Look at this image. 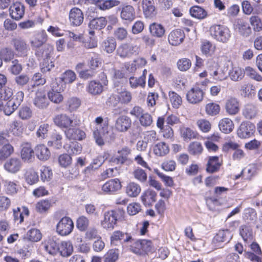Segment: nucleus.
I'll return each instance as SVG.
<instances>
[{
	"label": "nucleus",
	"mask_w": 262,
	"mask_h": 262,
	"mask_svg": "<svg viewBox=\"0 0 262 262\" xmlns=\"http://www.w3.org/2000/svg\"><path fill=\"white\" fill-rule=\"evenodd\" d=\"M94 123L95 127L93 129V137L98 145L102 146L106 143H111L115 141L116 134L109 127L108 122L104 121L102 117H97Z\"/></svg>",
	"instance_id": "nucleus-1"
},
{
	"label": "nucleus",
	"mask_w": 262,
	"mask_h": 262,
	"mask_svg": "<svg viewBox=\"0 0 262 262\" xmlns=\"http://www.w3.org/2000/svg\"><path fill=\"white\" fill-rule=\"evenodd\" d=\"M123 213L124 211L120 209L112 210L104 212L101 222L102 227L107 230H113L119 218V214L122 216Z\"/></svg>",
	"instance_id": "nucleus-2"
},
{
	"label": "nucleus",
	"mask_w": 262,
	"mask_h": 262,
	"mask_svg": "<svg viewBox=\"0 0 262 262\" xmlns=\"http://www.w3.org/2000/svg\"><path fill=\"white\" fill-rule=\"evenodd\" d=\"M211 35L216 40L226 43L228 41L231 37V32L229 29L223 25H214L210 27Z\"/></svg>",
	"instance_id": "nucleus-3"
},
{
	"label": "nucleus",
	"mask_w": 262,
	"mask_h": 262,
	"mask_svg": "<svg viewBox=\"0 0 262 262\" xmlns=\"http://www.w3.org/2000/svg\"><path fill=\"white\" fill-rule=\"evenodd\" d=\"M73 117H70L65 114H61L56 115L53 119L54 123L60 128H68V127L78 125L79 123V120H75Z\"/></svg>",
	"instance_id": "nucleus-4"
},
{
	"label": "nucleus",
	"mask_w": 262,
	"mask_h": 262,
	"mask_svg": "<svg viewBox=\"0 0 262 262\" xmlns=\"http://www.w3.org/2000/svg\"><path fill=\"white\" fill-rule=\"evenodd\" d=\"M233 29L235 32L243 37H248L252 33V30L247 20L238 18L234 20Z\"/></svg>",
	"instance_id": "nucleus-5"
},
{
	"label": "nucleus",
	"mask_w": 262,
	"mask_h": 262,
	"mask_svg": "<svg viewBox=\"0 0 262 262\" xmlns=\"http://www.w3.org/2000/svg\"><path fill=\"white\" fill-rule=\"evenodd\" d=\"M204 95V92L201 88L195 86L188 91L186 99L189 103L196 104L202 101Z\"/></svg>",
	"instance_id": "nucleus-6"
},
{
	"label": "nucleus",
	"mask_w": 262,
	"mask_h": 262,
	"mask_svg": "<svg viewBox=\"0 0 262 262\" xmlns=\"http://www.w3.org/2000/svg\"><path fill=\"white\" fill-rule=\"evenodd\" d=\"M74 228L73 222L69 217L62 218L56 226L57 232L61 235L69 234Z\"/></svg>",
	"instance_id": "nucleus-7"
},
{
	"label": "nucleus",
	"mask_w": 262,
	"mask_h": 262,
	"mask_svg": "<svg viewBox=\"0 0 262 262\" xmlns=\"http://www.w3.org/2000/svg\"><path fill=\"white\" fill-rule=\"evenodd\" d=\"M255 130L254 124L250 122H243L239 125L237 134L240 138H248L254 134Z\"/></svg>",
	"instance_id": "nucleus-8"
},
{
	"label": "nucleus",
	"mask_w": 262,
	"mask_h": 262,
	"mask_svg": "<svg viewBox=\"0 0 262 262\" xmlns=\"http://www.w3.org/2000/svg\"><path fill=\"white\" fill-rule=\"evenodd\" d=\"M62 91H63V89L58 88L57 82H53L51 84V90L48 93L49 99L54 103H60L63 100V97L61 94Z\"/></svg>",
	"instance_id": "nucleus-9"
},
{
	"label": "nucleus",
	"mask_w": 262,
	"mask_h": 262,
	"mask_svg": "<svg viewBox=\"0 0 262 262\" xmlns=\"http://www.w3.org/2000/svg\"><path fill=\"white\" fill-rule=\"evenodd\" d=\"M12 43L18 56L25 57L27 55L29 47L24 39L15 38L12 39Z\"/></svg>",
	"instance_id": "nucleus-10"
},
{
	"label": "nucleus",
	"mask_w": 262,
	"mask_h": 262,
	"mask_svg": "<svg viewBox=\"0 0 262 262\" xmlns=\"http://www.w3.org/2000/svg\"><path fill=\"white\" fill-rule=\"evenodd\" d=\"M137 47L127 43H122L116 50V55L121 58H129L136 52Z\"/></svg>",
	"instance_id": "nucleus-11"
},
{
	"label": "nucleus",
	"mask_w": 262,
	"mask_h": 262,
	"mask_svg": "<svg viewBox=\"0 0 262 262\" xmlns=\"http://www.w3.org/2000/svg\"><path fill=\"white\" fill-rule=\"evenodd\" d=\"M130 155L131 149L127 147H123L118 151L115 157H113V163L124 164L132 162Z\"/></svg>",
	"instance_id": "nucleus-12"
},
{
	"label": "nucleus",
	"mask_w": 262,
	"mask_h": 262,
	"mask_svg": "<svg viewBox=\"0 0 262 262\" xmlns=\"http://www.w3.org/2000/svg\"><path fill=\"white\" fill-rule=\"evenodd\" d=\"M120 181L118 179H111L105 182L102 186V190L106 194H113L121 189Z\"/></svg>",
	"instance_id": "nucleus-13"
},
{
	"label": "nucleus",
	"mask_w": 262,
	"mask_h": 262,
	"mask_svg": "<svg viewBox=\"0 0 262 262\" xmlns=\"http://www.w3.org/2000/svg\"><path fill=\"white\" fill-rule=\"evenodd\" d=\"M25 13V7L19 2L13 3L9 8V14L11 17L16 20L21 19Z\"/></svg>",
	"instance_id": "nucleus-14"
},
{
	"label": "nucleus",
	"mask_w": 262,
	"mask_h": 262,
	"mask_svg": "<svg viewBox=\"0 0 262 262\" xmlns=\"http://www.w3.org/2000/svg\"><path fill=\"white\" fill-rule=\"evenodd\" d=\"M131 124L130 119L126 116L122 115L116 119L115 128L118 132H125L130 128Z\"/></svg>",
	"instance_id": "nucleus-15"
},
{
	"label": "nucleus",
	"mask_w": 262,
	"mask_h": 262,
	"mask_svg": "<svg viewBox=\"0 0 262 262\" xmlns=\"http://www.w3.org/2000/svg\"><path fill=\"white\" fill-rule=\"evenodd\" d=\"M232 235L229 230H220L213 239V242L216 247H220V244H227L232 238Z\"/></svg>",
	"instance_id": "nucleus-16"
},
{
	"label": "nucleus",
	"mask_w": 262,
	"mask_h": 262,
	"mask_svg": "<svg viewBox=\"0 0 262 262\" xmlns=\"http://www.w3.org/2000/svg\"><path fill=\"white\" fill-rule=\"evenodd\" d=\"M33 104L39 109H44L49 105V101L44 91L39 90L36 92L33 100Z\"/></svg>",
	"instance_id": "nucleus-17"
},
{
	"label": "nucleus",
	"mask_w": 262,
	"mask_h": 262,
	"mask_svg": "<svg viewBox=\"0 0 262 262\" xmlns=\"http://www.w3.org/2000/svg\"><path fill=\"white\" fill-rule=\"evenodd\" d=\"M185 37V33L182 30L177 29L169 34L168 40L172 46H178L183 41Z\"/></svg>",
	"instance_id": "nucleus-18"
},
{
	"label": "nucleus",
	"mask_w": 262,
	"mask_h": 262,
	"mask_svg": "<svg viewBox=\"0 0 262 262\" xmlns=\"http://www.w3.org/2000/svg\"><path fill=\"white\" fill-rule=\"evenodd\" d=\"M132 239V237L128 234L124 233L120 231H114L111 237V244L115 246L122 244L123 242H129Z\"/></svg>",
	"instance_id": "nucleus-19"
},
{
	"label": "nucleus",
	"mask_w": 262,
	"mask_h": 262,
	"mask_svg": "<svg viewBox=\"0 0 262 262\" xmlns=\"http://www.w3.org/2000/svg\"><path fill=\"white\" fill-rule=\"evenodd\" d=\"M21 158L24 162L30 163L34 158V151L29 143H23L21 145Z\"/></svg>",
	"instance_id": "nucleus-20"
},
{
	"label": "nucleus",
	"mask_w": 262,
	"mask_h": 262,
	"mask_svg": "<svg viewBox=\"0 0 262 262\" xmlns=\"http://www.w3.org/2000/svg\"><path fill=\"white\" fill-rule=\"evenodd\" d=\"M142 8L145 17L151 18L156 14L154 0H142Z\"/></svg>",
	"instance_id": "nucleus-21"
},
{
	"label": "nucleus",
	"mask_w": 262,
	"mask_h": 262,
	"mask_svg": "<svg viewBox=\"0 0 262 262\" xmlns=\"http://www.w3.org/2000/svg\"><path fill=\"white\" fill-rule=\"evenodd\" d=\"M89 3L97 5L101 10H105L117 6L120 4L118 0H85Z\"/></svg>",
	"instance_id": "nucleus-22"
},
{
	"label": "nucleus",
	"mask_w": 262,
	"mask_h": 262,
	"mask_svg": "<svg viewBox=\"0 0 262 262\" xmlns=\"http://www.w3.org/2000/svg\"><path fill=\"white\" fill-rule=\"evenodd\" d=\"M69 20L73 26H80L83 21V15L81 10L77 8L72 9L69 14Z\"/></svg>",
	"instance_id": "nucleus-23"
},
{
	"label": "nucleus",
	"mask_w": 262,
	"mask_h": 262,
	"mask_svg": "<svg viewBox=\"0 0 262 262\" xmlns=\"http://www.w3.org/2000/svg\"><path fill=\"white\" fill-rule=\"evenodd\" d=\"M225 108L227 113L230 115H235L239 111V103L235 97L228 98L226 102Z\"/></svg>",
	"instance_id": "nucleus-24"
},
{
	"label": "nucleus",
	"mask_w": 262,
	"mask_h": 262,
	"mask_svg": "<svg viewBox=\"0 0 262 262\" xmlns=\"http://www.w3.org/2000/svg\"><path fill=\"white\" fill-rule=\"evenodd\" d=\"M65 134L70 140H82L85 138V133L78 128H69L65 131Z\"/></svg>",
	"instance_id": "nucleus-25"
},
{
	"label": "nucleus",
	"mask_w": 262,
	"mask_h": 262,
	"mask_svg": "<svg viewBox=\"0 0 262 262\" xmlns=\"http://www.w3.org/2000/svg\"><path fill=\"white\" fill-rule=\"evenodd\" d=\"M47 35L45 31H42L34 35L30 40L32 48H38L42 46L47 40Z\"/></svg>",
	"instance_id": "nucleus-26"
},
{
	"label": "nucleus",
	"mask_w": 262,
	"mask_h": 262,
	"mask_svg": "<svg viewBox=\"0 0 262 262\" xmlns=\"http://www.w3.org/2000/svg\"><path fill=\"white\" fill-rule=\"evenodd\" d=\"M103 90L102 84L96 80L90 81L86 87L87 92L94 96L100 95L103 92Z\"/></svg>",
	"instance_id": "nucleus-27"
},
{
	"label": "nucleus",
	"mask_w": 262,
	"mask_h": 262,
	"mask_svg": "<svg viewBox=\"0 0 262 262\" xmlns=\"http://www.w3.org/2000/svg\"><path fill=\"white\" fill-rule=\"evenodd\" d=\"M157 193L151 190L147 189L141 196V200L146 206H150L156 201Z\"/></svg>",
	"instance_id": "nucleus-28"
},
{
	"label": "nucleus",
	"mask_w": 262,
	"mask_h": 262,
	"mask_svg": "<svg viewBox=\"0 0 262 262\" xmlns=\"http://www.w3.org/2000/svg\"><path fill=\"white\" fill-rule=\"evenodd\" d=\"M121 18L125 20L132 21L135 18V11L130 5H126L122 7L120 13Z\"/></svg>",
	"instance_id": "nucleus-29"
},
{
	"label": "nucleus",
	"mask_w": 262,
	"mask_h": 262,
	"mask_svg": "<svg viewBox=\"0 0 262 262\" xmlns=\"http://www.w3.org/2000/svg\"><path fill=\"white\" fill-rule=\"evenodd\" d=\"M239 91L245 97L252 98L255 94V87L249 82L241 83Z\"/></svg>",
	"instance_id": "nucleus-30"
},
{
	"label": "nucleus",
	"mask_w": 262,
	"mask_h": 262,
	"mask_svg": "<svg viewBox=\"0 0 262 262\" xmlns=\"http://www.w3.org/2000/svg\"><path fill=\"white\" fill-rule=\"evenodd\" d=\"M210 76L215 80L223 81L227 79V70L217 67L209 70Z\"/></svg>",
	"instance_id": "nucleus-31"
},
{
	"label": "nucleus",
	"mask_w": 262,
	"mask_h": 262,
	"mask_svg": "<svg viewBox=\"0 0 262 262\" xmlns=\"http://www.w3.org/2000/svg\"><path fill=\"white\" fill-rule=\"evenodd\" d=\"M219 127L222 133L229 134L233 130L234 123L230 119L225 118L219 121Z\"/></svg>",
	"instance_id": "nucleus-32"
},
{
	"label": "nucleus",
	"mask_w": 262,
	"mask_h": 262,
	"mask_svg": "<svg viewBox=\"0 0 262 262\" xmlns=\"http://www.w3.org/2000/svg\"><path fill=\"white\" fill-rule=\"evenodd\" d=\"M149 31L151 34L158 38L162 37L165 33V29L161 24L154 23L149 26Z\"/></svg>",
	"instance_id": "nucleus-33"
},
{
	"label": "nucleus",
	"mask_w": 262,
	"mask_h": 262,
	"mask_svg": "<svg viewBox=\"0 0 262 262\" xmlns=\"http://www.w3.org/2000/svg\"><path fill=\"white\" fill-rule=\"evenodd\" d=\"M136 244L138 246V249L134 251L136 253H140V249L146 253L151 252L153 249L152 242L149 240H139L137 241Z\"/></svg>",
	"instance_id": "nucleus-34"
},
{
	"label": "nucleus",
	"mask_w": 262,
	"mask_h": 262,
	"mask_svg": "<svg viewBox=\"0 0 262 262\" xmlns=\"http://www.w3.org/2000/svg\"><path fill=\"white\" fill-rule=\"evenodd\" d=\"M117 43L114 38L109 37L104 39L102 43V49L107 53H113L116 48Z\"/></svg>",
	"instance_id": "nucleus-35"
},
{
	"label": "nucleus",
	"mask_w": 262,
	"mask_h": 262,
	"mask_svg": "<svg viewBox=\"0 0 262 262\" xmlns=\"http://www.w3.org/2000/svg\"><path fill=\"white\" fill-rule=\"evenodd\" d=\"M257 113V107L252 103L245 105L243 110V115L248 119H251L255 117Z\"/></svg>",
	"instance_id": "nucleus-36"
},
{
	"label": "nucleus",
	"mask_w": 262,
	"mask_h": 262,
	"mask_svg": "<svg viewBox=\"0 0 262 262\" xmlns=\"http://www.w3.org/2000/svg\"><path fill=\"white\" fill-rule=\"evenodd\" d=\"M73 252V245L70 241H62L60 244L59 252L63 257L71 255Z\"/></svg>",
	"instance_id": "nucleus-37"
},
{
	"label": "nucleus",
	"mask_w": 262,
	"mask_h": 262,
	"mask_svg": "<svg viewBox=\"0 0 262 262\" xmlns=\"http://www.w3.org/2000/svg\"><path fill=\"white\" fill-rule=\"evenodd\" d=\"M181 136L185 141H190L191 139H195L198 134L189 127L182 126L180 128Z\"/></svg>",
	"instance_id": "nucleus-38"
},
{
	"label": "nucleus",
	"mask_w": 262,
	"mask_h": 262,
	"mask_svg": "<svg viewBox=\"0 0 262 262\" xmlns=\"http://www.w3.org/2000/svg\"><path fill=\"white\" fill-rule=\"evenodd\" d=\"M141 190L140 186L135 182L129 183L125 189L126 193L129 197H136L140 194Z\"/></svg>",
	"instance_id": "nucleus-39"
},
{
	"label": "nucleus",
	"mask_w": 262,
	"mask_h": 262,
	"mask_svg": "<svg viewBox=\"0 0 262 262\" xmlns=\"http://www.w3.org/2000/svg\"><path fill=\"white\" fill-rule=\"evenodd\" d=\"M36 155L37 158L42 161L48 160L50 157V152L44 145H38L35 148Z\"/></svg>",
	"instance_id": "nucleus-40"
},
{
	"label": "nucleus",
	"mask_w": 262,
	"mask_h": 262,
	"mask_svg": "<svg viewBox=\"0 0 262 262\" xmlns=\"http://www.w3.org/2000/svg\"><path fill=\"white\" fill-rule=\"evenodd\" d=\"M231 79L234 81L242 80L245 75V71L237 66L232 67L229 72Z\"/></svg>",
	"instance_id": "nucleus-41"
},
{
	"label": "nucleus",
	"mask_w": 262,
	"mask_h": 262,
	"mask_svg": "<svg viewBox=\"0 0 262 262\" xmlns=\"http://www.w3.org/2000/svg\"><path fill=\"white\" fill-rule=\"evenodd\" d=\"M81 100L77 97H71L67 100L66 106L68 111L73 112L76 111L81 105Z\"/></svg>",
	"instance_id": "nucleus-42"
},
{
	"label": "nucleus",
	"mask_w": 262,
	"mask_h": 262,
	"mask_svg": "<svg viewBox=\"0 0 262 262\" xmlns=\"http://www.w3.org/2000/svg\"><path fill=\"white\" fill-rule=\"evenodd\" d=\"M239 234L243 240L246 242H249L252 239L253 233L251 228L247 226H242L239 228Z\"/></svg>",
	"instance_id": "nucleus-43"
},
{
	"label": "nucleus",
	"mask_w": 262,
	"mask_h": 262,
	"mask_svg": "<svg viewBox=\"0 0 262 262\" xmlns=\"http://www.w3.org/2000/svg\"><path fill=\"white\" fill-rule=\"evenodd\" d=\"M106 23L105 18L100 17L91 20L89 23V26L91 29L100 30L106 26Z\"/></svg>",
	"instance_id": "nucleus-44"
},
{
	"label": "nucleus",
	"mask_w": 262,
	"mask_h": 262,
	"mask_svg": "<svg viewBox=\"0 0 262 262\" xmlns=\"http://www.w3.org/2000/svg\"><path fill=\"white\" fill-rule=\"evenodd\" d=\"M25 179L28 184L33 185L38 181L39 177L37 172L30 169L26 172Z\"/></svg>",
	"instance_id": "nucleus-45"
},
{
	"label": "nucleus",
	"mask_w": 262,
	"mask_h": 262,
	"mask_svg": "<svg viewBox=\"0 0 262 262\" xmlns=\"http://www.w3.org/2000/svg\"><path fill=\"white\" fill-rule=\"evenodd\" d=\"M53 46L50 44H47L43 46L42 52L37 50L36 51L35 54L38 56H42L44 58L43 59H50L53 54Z\"/></svg>",
	"instance_id": "nucleus-46"
},
{
	"label": "nucleus",
	"mask_w": 262,
	"mask_h": 262,
	"mask_svg": "<svg viewBox=\"0 0 262 262\" xmlns=\"http://www.w3.org/2000/svg\"><path fill=\"white\" fill-rule=\"evenodd\" d=\"M169 147L164 142H159L154 147V152L159 156H163L169 152Z\"/></svg>",
	"instance_id": "nucleus-47"
},
{
	"label": "nucleus",
	"mask_w": 262,
	"mask_h": 262,
	"mask_svg": "<svg viewBox=\"0 0 262 262\" xmlns=\"http://www.w3.org/2000/svg\"><path fill=\"white\" fill-rule=\"evenodd\" d=\"M13 151L14 148L10 144L0 147V160L3 161L6 160Z\"/></svg>",
	"instance_id": "nucleus-48"
},
{
	"label": "nucleus",
	"mask_w": 262,
	"mask_h": 262,
	"mask_svg": "<svg viewBox=\"0 0 262 262\" xmlns=\"http://www.w3.org/2000/svg\"><path fill=\"white\" fill-rule=\"evenodd\" d=\"M18 106L11 99L9 101L3 102V111L6 115H11Z\"/></svg>",
	"instance_id": "nucleus-49"
},
{
	"label": "nucleus",
	"mask_w": 262,
	"mask_h": 262,
	"mask_svg": "<svg viewBox=\"0 0 262 262\" xmlns=\"http://www.w3.org/2000/svg\"><path fill=\"white\" fill-rule=\"evenodd\" d=\"M196 125L201 131L205 133L209 132L211 128L210 122L204 118L197 120Z\"/></svg>",
	"instance_id": "nucleus-50"
},
{
	"label": "nucleus",
	"mask_w": 262,
	"mask_h": 262,
	"mask_svg": "<svg viewBox=\"0 0 262 262\" xmlns=\"http://www.w3.org/2000/svg\"><path fill=\"white\" fill-rule=\"evenodd\" d=\"M169 97L173 107L178 108L182 104V97L174 92H169Z\"/></svg>",
	"instance_id": "nucleus-51"
},
{
	"label": "nucleus",
	"mask_w": 262,
	"mask_h": 262,
	"mask_svg": "<svg viewBox=\"0 0 262 262\" xmlns=\"http://www.w3.org/2000/svg\"><path fill=\"white\" fill-rule=\"evenodd\" d=\"M119 254L117 249L108 250L104 256V262H116L119 258Z\"/></svg>",
	"instance_id": "nucleus-52"
},
{
	"label": "nucleus",
	"mask_w": 262,
	"mask_h": 262,
	"mask_svg": "<svg viewBox=\"0 0 262 262\" xmlns=\"http://www.w3.org/2000/svg\"><path fill=\"white\" fill-rule=\"evenodd\" d=\"M60 244L52 239H50L45 245L46 250L51 255H55L59 252Z\"/></svg>",
	"instance_id": "nucleus-53"
},
{
	"label": "nucleus",
	"mask_w": 262,
	"mask_h": 262,
	"mask_svg": "<svg viewBox=\"0 0 262 262\" xmlns=\"http://www.w3.org/2000/svg\"><path fill=\"white\" fill-rule=\"evenodd\" d=\"M191 15L195 18L203 19L207 15V13L202 8L199 6H193L190 9Z\"/></svg>",
	"instance_id": "nucleus-54"
},
{
	"label": "nucleus",
	"mask_w": 262,
	"mask_h": 262,
	"mask_svg": "<svg viewBox=\"0 0 262 262\" xmlns=\"http://www.w3.org/2000/svg\"><path fill=\"white\" fill-rule=\"evenodd\" d=\"M249 21L254 31L259 32L262 30V21L258 16L252 15L249 19Z\"/></svg>",
	"instance_id": "nucleus-55"
},
{
	"label": "nucleus",
	"mask_w": 262,
	"mask_h": 262,
	"mask_svg": "<svg viewBox=\"0 0 262 262\" xmlns=\"http://www.w3.org/2000/svg\"><path fill=\"white\" fill-rule=\"evenodd\" d=\"M220 111V106L215 103H209L205 106L206 113L209 116H214L218 114Z\"/></svg>",
	"instance_id": "nucleus-56"
},
{
	"label": "nucleus",
	"mask_w": 262,
	"mask_h": 262,
	"mask_svg": "<svg viewBox=\"0 0 262 262\" xmlns=\"http://www.w3.org/2000/svg\"><path fill=\"white\" fill-rule=\"evenodd\" d=\"M130 86L133 89H136L138 86L144 88L145 85V77L141 76L139 78L131 77L129 79Z\"/></svg>",
	"instance_id": "nucleus-57"
},
{
	"label": "nucleus",
	"mask_w": 262,
	"mask_h": 262,
	"mask_svg": "<svg viewBox=\"0 0 262 262\" xmlns=\"http://www.w3.org/2000/svg\"><path fill=\"white\" fill-rule=\"evenodd\" d=\"M62 136L58 134H53L51 140H50L48 144L49 146H53L57 149H59L62 147Z\"/></svg>",
	"instance_id": "nucleus-58"
},
{
	"label": "nucleus",
	"mask_w": 262,
	"mask_h": 262,
	"mask_svg": "<svg viewBox=\"0 0 262 262\" xmlns=\"http://www.w3.org/2000/svg\"><path fill=\"white\" fill-rule=\"evenodd\" d=\"M121 172L120 167H115L113 168H109L104 171L102 174L103 179H107L110 177H116Z\"/></svg>",
	"instance_id": "nucleus-59"
},
{
	"label": "nucleus",
	"mask_w": 262,
	"mask_h": 262,
	"mask_svg": "<svg viewBox=\"0 0 262 262\" xmlns=\"http://www.w3.org/2000/svg\"><path fill=\"white\" fill-rule=\"evenodd\" d=\"M32 110L28 106H22L19 110L18 116L22 120L29 119L32 117Z\"/></svg>",
	"instance_id": "nucleus-60"
},
{
	"label": "nucleus",
	"mask_w": 262,
	"mask_h": 262,
	"mask_svg": "<svg viewBox=\"0 0 262 262\" xmlns=\"http://www.w3.org/2000/svg\"><path fill=\"white\" fill-rule=\"evenodd\" d=\"M51 206V202L48 200H42L36 204V209L40 213H44L49 209Z\"/></svg>",
	"instance_id": "nucleus-61"
},
{
	"label": "nucleus",
	"mask_w": 262,
	"mask_h": 262,
	"mask_svg": "<svg viewBox=\"0 0 262 262\" xmlns=\"http://www.w3.org/2000/svg\"><path fill=\"white\" fill-rule=\"evenodd\" d=\"M141 138L147 144L153 143L157 139V134L152 130L143 133Z\"/></svg>",
	"instance_id": "nucleus-62"
},
{
	"label": "nucleus",
	"mask_w": 262,
	"mask_h": 262,
	"mask_svg": "<svg viewBox=\"0 0 262 262\" xmlns=\"http://www.w3.org/2000/svg\"><path fill=\"white\" fill-rule=\"evenodd\" d=\"M203 149V148L202 144L201 143L198 142H193L191 143L188 147L189 152L193 155L201 154Z\"/></svg>",
	"instance_id": "nucleus-63"
},
{
	"label": "nucleus",
	"mask_w": 262,
	"mask_h": 262,
	"mask_svg": "<svg viewBox=\"0 0 262 262\" xmlns=\"http://www.w3.org/2000/svg\"><path fill=\"white\" fill-rule=\"evenodd\" d=\"M245 74L250 78L257 81H261L262 77L253 68L247 67L245 68Z\"/></svg>",
	"instance_id": "nucleus-64"
}]
</instances>
